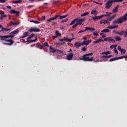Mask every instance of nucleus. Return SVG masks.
<instances>
[{
    "mask_svg": "<svg viewBox=\"0 0 127 127\" xmlns=\"http://www.w3.org/2000/svg\"><path fill=\"white\" fill-rule=\"evenodd\" d=\"M15 36L14 35H6V36H0V38H1V40L4 41L5 42H9V43H4L3 44L4 45H9L10 46L11 45H12L13 43H14V42L12 40V39H7L6 38H13Z\"/></svg>",
    "mask_w": 127,
    "mask_h": 127,
    "instance_id": "nucleus-1",
    "label": "nucleus"
},
{
    "mask_svg": "<svg viewBox=\"0 0 127 127\" xmlns=\"http://www.w3.org/2000/svg\"><path fill=\"white\" fill-rule=\"evenodd\" d=\"M93 34L94 36H98V35H99V34H98V32H94Z\"/></svg>",
    "mask_w": 127,
    "mask_h": 127,
    "instance_id": "nucleus-44",
    "label": "nucleus"
},
{
    "mask_svg": "<svg viewBox=\"0 0 127 127\" xmlns=\"http://www.w3.org/2000/svg\"><path fill=\"white\" fill-rule=\"evenodd\" d=\"M73 56H74L73 53H68V55H66V59L70 61L73 59Z\"/></svg>",
    "mask_w": 127,
    "mask_h": 127,
    "instance_id": "nucleus-9",
    "label": "nucleus"
},
{
    "mask_svg": "<svg viewBox=\"0 0 127 127\" xmlns=\"http://www.w3.org/2000/svg\"><path fill=\"white\" fill-rule=\"evenodd\" d=\"M28 36V32H25L23 33V36L21 37V38H25V37H27Z\"/></svg>",
    "mask_w": 127,
    "mask_h": 127,
    "instance_id": "nucleus-23",
    "label": "nucleus"
},
{
    "mask_svg": "<svg viewBox=\"0 0 127 127\" xmlns=\"http://www.w3.org/2000/svg\"><path fill=\"white\" fill-rule=\"evenodd\" d=\"M56 35H57V37H58V36L61 37V33H59V31H57L56 32Z\"/></svg>",
    "mask_w": 127,
    "mask_h": 127,
    "instance_id": "nucleus-35",
    "label": "nucleus"
},
{
    "mask_svg": "<svg viewBox=\"0 0 127 127\" xmlns=\"http://www.w3.org/2000/svg\"><path fill=\"white\" fill-rule=\"evenodd\" d=\"M2 17H7V16L4 14L3 15H2Z\"/></svg>",
    "mask_w": 127,
    "mask_h": 127,
    "instance_id": "nucleus-64",
    "label": "nucleus"
},
{
    "mask_svg": "<svg viewBox=\"0 0 127 127\" xmlns=\"http://www.w3.org/2000/svg\"><path fill=\"white\" fill-rule=\"evenodd\" d=\"M36 46L37 48H39V47L40 46V44L39 43H36Z\"/></svg>",
    "mask_w": 127,
    "mask_h": 127,
    "instance_id": "nucleus-54",
    "label": "nucleus"
},
{
    "mask_svg": "<svg viewBox=\"0 0 127 127\" xmlns=\"http://www.w3.org/2000/svg\"><path fill=\"white\" fill-rule=\"evenodd\" d=\"M101 41H103V40L101 39H97L96 40L93 41V44H97V43H100V42H101Z\"/></svg>",
    "mask_w": 127,
    "mask_h": 127,
    "instance_id": "nucleus-24",
    "label": "nucleus"
},
{
    "mask_svg": "<svg viewBox=\"0 0 127 127\" xmlns=\"http://www.w3.org/2000/svg\"><path fill=\"white\" fill-rule=\"evenodd\" d=\"M113 2H114V0H109L107 1V2L105 3V5H106L105 8H106L107 9H110V8L112 7Z\"/></svg>",
    "mask_w": 127,
    "mask_h": 127,
    "instance_id": "nucleus-6",
    "label": "nucleus"
},
{
    "mask_svg": "<svg viewBox=\"0 0 127 127\" xmlns=\"http://www.w3.org/2000/svg\"><path fill=\"white\" fill-rule=\"evenodd\" d=\"M44 47H49V44L47 42H45L44 43H42Z\"/></svg>",
    "mask_w": 127,
    "mask_h": 127,
    "instance_id": "nucleus-29",
    "label": "nucleus"
},
{
    "mask_svg": "<svg viewBox=\"0 0 127 127\" xmlns=\"http://www.w3.org/2000/svg\"><path fill=\"white\" fill-rule=\"evenodd\" d=\"M73 46L74 47H75V48H79L80 46H82V44L81 43L76 42Z\"/></svg>",
    "mask_w": 127,
    "mask_h": 127,
    "instance_id": "nucleus-14",
    "label": "nucleus"
},
{
    "mask_svg": "<svg viewBox=\"0 0 127 127\" xmlns=\"http://www.w3.org/2000/svg\"><path fill=\"white\" fill-rule=\"evenodd\" d=\"M116 60H118V59L117 58H113V59H111L109 60V62H112L113 61H116Z\"/></svg>",
    "mask_w": 127,
    "mask_h": 127,
    "instance_id": "nucleus-38",
    "label": "nucleus"
},
{
    "mask_svg": "<svg viewBox=\"0 0 127 127\" xmlns=\"http://www.w3.org/2000/svg\"><path fill=\"white\" fill-rule=\"evenodd\" d=\"M8 25L9 26H15L16 25H18V23H15L11 21L8 23Z\"/></svg>",
    "mask_w": 127,
    "mask_h": 127,
    "instance_id": "nucleus-17",
    "label": "nucleus"
},
{
    "mask_svg": "<svg viewBox=\"0 0 127 127\" xmlns=\"http://www.w3.org/2000/svg\"><path fill=\"white\" fill-rule=\"evenodd\" d=\"M6 7H7V8H9V9L11 8V6H9V5H7V6H6Z\"/></svg>",
    "mask_w": 127,
    "mask_h": 127,
    "instance_id": "nucleus-63",
    "label": "nucleus"
},
{
    "mask_svg": "<svg viewBox=\"0 0 127 127\" xmlns=\"http://www.w3.org/2000/svg\"><path fill=\"white\" fill-rule=\"evenodd\" d=\"M101 54H102V55H109V54H111V53L110 52V51L104 52L101 53Z\"/></svg>",
    "mask_w": 127,
    "mask_h": 127,
    "instance_id": "nucleus-28",
    "label": "nucleus"
},
{
    "mask_svg": "<svg viewBox=\"0 0 127 127\" xmlns=\"http://www.w3.org/2000/svg\"><path fill=\"white\" fill-rule=\"evenodd\" d=\"M34 23H35V24H39L40 23V22L37 20H35V21H34Z\"/></svg>",
    "mask_w": 127,
    "mask_h": 127,
    "instance_id": "nucleus-46",
    "label": "nucleus"
},
{
    "mask_svg": "<svg viewBox=\"0 0 127 127\" xmlns=\"http://www.w3.org/2000/svg\"><path fill=\"white\" fill-rule=\"evenodd\" d=\"M0 28H1V31H9L10 30V29H7L6 28H3L2 27V25L0 24Z\"/></svg>",
    "mask_w": 127,
    "mask_h": 127,
    "instance_id": "nucleus-19",
    "label": "nucleus"
},
{
    "mask_svg": "<svg viewBox=\"0 0 127 127\" xmlns=\"http://www.w3.org/2000/svg\"><path fill=\"white\" fill-rule=\"evenodd\" d=\"M85 31H86V30H80V31H79L78 32V33L79 34V33H83V32H85Z\"/></svg>",
    "mask_w": 127,
    "mask_h": 127,
    "instance_id": "nucleus-52",
    "label": "nucleus"
},
{
    "mask_svg": "<svg viewBox=\"0 0 127 127\" xmlns=\"http://www.w3.org/2000/svg\"><path fill=\"white\" fill-rule=\"evenodd\" d=\"M87 50V48L86 47H82L81 48V51L83 52H85V51H86Z\"/></svg>",
    "mask_w": 127,
    "mask_h": 127,
    "instance_id": "nucleus-41",
    "label": "nucleus"
},
{
    "mask_svg": "<svg viewBox=\"0 0 127 127\" xmlns=\"http://www.w3.org/2000/svg\"><path fill=\"white\" fill-rule=\"evenodd\" d=\"M114 52H115V53H117V54H118V50H117V48H114Z\"/></svg>",
    "mask_w": 127,
    "mask_h": 127,
    "instance_id": "nucleus-51",
    "label": "nucleus"
},
{
    "mask_svg": "<svg viewBox=\"0 0 127 127\" xmlns=\"http://www.w3.org/2000/svg\"><path fill=\"white\" fill-rule=\"evenodd\" d=\"M116 16H117V15L115 14L113 15L112 16H111V17H109L108 18H107V20L108 21H112L113 19H114L115 18V17H116Z\"/></svg>",
    "mask_w": 127,
    "mask_h": 127,
    "instance_id": "nucleus-16",
    "label": "nucleus"
},
{
    "mask_svg": "<svg viewBox=\"0 0 127 127\" xmlns=\"http://www.w3.org/2000/svg\"><path fill=\"white\" fill-rule=\"evenodd\" d=\"M127 13H126L123 16L118 18L117 19L115 20L113 23V24H116L117 23L118 24H120L121 23H123L124 21H127Z\"/></svg>",
    "mask_w": 127,
    "mask_h": 127,
    "instance_id": "nucleus-3",
    "label": "nucleus"
},
{
    "mask_svg": "<svg viewBox=\"0 0 127 127\" xmlns=\"http://www.w3.org/2000/svg\"><path fill=\"white\" fill-rule=\"evenodd\" d=\"M67 21H68V18H65L64 20H63L61 22H67Z\"/></svg>",
    "mask_w": 127,
    "mask_h": 127,
    "instance_id": "nucleus-45",
    "label": "nucleus"
},
{
    "mask_svg": "<svg viewBox=\"0 0 127 127\" xmlns=\"http://www.w3.org/2000/svg\"><path fill=\"white\" fill-rule=\"evenodd\" d=\"M87 45H89V44L91 43V42H92L91 40H87Z\"/></svg>",
    "mask_w": 127,
    "mask_h": 127,
    "instance_id": "nucleus-59",
    "label": "nucleus"
},
{
    "mask_svg": "<svg viewBox=\"0 0 127 127\" xmlns=\"http://www.w3.org/2000/svg\"><path fill=\"white\" fill-rule=\"evenodd\" d=\"M106 13L105 14L101 15L102 17H104V16H111V15L113 14L112 13L109 12H106Z\"/></svg>",
    "mask_w": 127,
    "mask_h": 127,
    "instance_id": "nucleus-21",
    "label": "nucleus"
},
{
    "mask_svg": "<svg viewBox=\"0 0 127 127\" xmlns=\"http://www.w3.org/2000/svg\"><path fill=\"white\" fill-rule=\"evenodd\" d=\"M101 18H103V16L100 15V16H93L92 19L93 20H98V19H101Z\"/></svg>",
    "mask_w": 127,
    "mask_h": 127,
    "instance_id": "nucleus-13",
    "label": "nucleus"
},
{
    "mask_svg": "<svg viewBox=\"0 0 127 127\" xmlns=\"http://www.w3.org/2000/svg\"><path fill=\"white\" fill-rule=\"evenodd\" d=\"M73 39H74V38L70 39L68 37H64V41H66V42H71Z\"/></svg>",
    "mask_w": 127,
    "mask_h": 127,
    "instance_id": "nucleus-18",
    "label": "nucleus"
},
{
    "mask_svg": "<svg viewBox=\"0 0 127 127\" xmlns=\"http://www.w3.org/2000/svg\"><path fill=\"white\" fill-rule=\"evenodd\" d=\"M59 41H64L65 40H64V38L63 39H60L59 40Z\"/></svg>",
    "mask_w": 127,
    "mask_h": 127,
    "instance_id": "nucleus-57",
    "label": "nucleus"
},
{
    "mask_svg": "<svg viewBox=\"0 0 127 127\" xmlns=\"http://www.w3.org/2000/svg\"><path fill=\"white\" fill-rule=\"evenodd\" d=\"M0 2L1 3H4V2H5V0H0Z\"/></svg>",
    "mask_w": 127,
    "mask_h": 127,
    "instance_id": "nucleus-55",
    "label": "nucleus"
},
{
    "mask_svg": "<svg viewBox=\"0 0 127 127\" xmlns=\"http://www.w3.org/2000/svg\"><path fill=\"white\" fill-rule=\"evenodd\" d=\"M123 0H113V2H122Z\"/></svg>",
    "mask_w": 127,
    "mask_h": 127,
    "instance_id": "nucleus-40",
    "label": "nucleus"
},
{
    "mask_svg": "<svg viewBox=\"0 0 127 127\" xmlns=\"http://www.w3.org/2000/svg\"><path fill=\"white\" fill-rule=\"evenodd\" d=\"M100 35L102 36V38H105V37H106V34L104 33H100Z\"/></svg>",
    "mask_w": 127,
    "mask_h": 127,
    "instance_id": "nucleus-42",
    "label": "nucleus"
},
{
    "mask_svg": "<svg viewBox=\"0 0 127 127\" xmlns=\"http://www.w3.org/2000/svg\"><path fill=\"white\" fill-rule=\"evenodd\" d=\"M85 20V18L80 19L79 17H77L74 19H73L71 22L69 24V25H73V24H75L76 23L77 25H81V24L83 25L82 22Z\"/></svg>",
    "mask_w": 127,
    "mask_h": 127,
    "instance_id": "nucleus-4",
    "label": "nucleus"
},
{
    "mask_svg": "<svg viewBox=\"0 0 127 127\" xmlns=\"http://www.w3.org/2000/svg\"><path fill=\"white\" fill-rule=\"evenodd\" d=\"M117 46H118V45L115 44V45H112L111 46H110V48L111 49H114V48H117Z\"/></svg>",
    "mask_w": 127,
    "mask_h": 127,
    "instance_id": "nucleus-34",
    "label": "nucleus"
},
{
    "mask_svg": "<svg viewBox=\"0 0 127 127\" xmlns=\"http://www.w3.org/2000/svg\"><path fill=\"white\" fill-rule=\"evenodd\" d=\"M35 35L34 34H31L30 35H29L28 38H27V40H29V39H31V38H32V37H34V36Z\"/></svg>",
    "mask_w": 127,
    "mask_h": 127,
    "instance_id": "nucleus-30",
    "label": "nucleus"
},
{
    "mask_svg": "<svg viewBox=\"0 0 127 127\" xmlns=\"http://www.w3.org/2000/svg\"><path fill=\"white\" fill-rule=\"evenodd\" d=\"M104 41H108L111 43H116V40L112 39L111 37H107L104 39Z\"/></svg>",
    "mask_w": 127,
    "mask_h": 127,
    "instance_id": "nucleus-7",
    "label": "nucleus"
},
{
    "mask_svg": "<svg viewBox=\"0 0 127 127\" xmlns=\"http://www.w3.org/2000/svg\"><path fill=\"white\" fill-rule=\"evenodd\" d=\"M20 12L18 11H16L14 9H11L10 10V14H15L16 15H18V14H19Z\"/></svg>",
    "mask_w": 127,
    "mask_h": 127,
    "instance_id": "nucleus-11",
    "label": "nucleus"
},
{
    "mask_svg": "<svg viewBox=\"0 0 127 127\" xmlns=\"http://www.w3.org/2000/svg\"><path fill=\"white\" fill-rule=\"evenodd\" d=\"M0 15H3L4 14V12L2 11H0Z\"/></svg>",
    "mask_w": 127,
    "mask_h": 127,
    "instance_id": "nucleus-58",
    "label": "nucleus"
},
{
    "mask_svg": "<svg viewBox=\"0 0 127 127\" xmlns=\"http://www.w3.org/2000/svg\"><path fill=\"white\" fill-rule=\"evenodd\" d=\"M127 37V30L124 32V37Z\"/></svg>",
    "mask_w": 127,
    "mask_h": 127,
    "instance_id": "nucleus-47",
    "label": "nucleus"
},
{
    "mask_svg": "<svg viewBox=\"0 0 127 127\" xmlns=\"http://www.w3.org/2000/svg\"><path fill=\"white\" fill-rule=\"evenodd\" d=\"M111 57H113V55L106 56V58H111Z\"/></svg>",
    "mask_w": 127,
    "mask_h": 127,
    "instance_id": "nucleus-60",
    "label": "nucleus"
},
{
    "mask_svg": "<svg viewBox=\"0 0 127 127\" xmlns=\"http://www.w3.org/2000/svg\"><path fill=\"white\" fill-rule=\"evenodd\" d=\"M100 58H103V59H107V55L102 56L100 57Z\"/></svg>",
    "mask_w": 127,
    "mask_h": 127,
    "instance_id": "nucleus-48",
    "label": "nucleus"
},
{
    "mask_svg": "<svg viewBox=\"0 0 127 127\" xmlns=\"http://www.w3.org/2000/svg\"><path fill=\"white\" fill-rule=\"evenodd\" d=\"M91 14H94V15H97L98 14V11L96 10H92L91 12Z\"/></svg>",
    "mask_w": 127,
    "mask_h": 127,
    "instance_id": "nucleus-26",
    "label": "nucleus"
},
{
    "mask_svg": "<svg viewBox=\"0 0 127 127\" xmlns=\"http://www.w3.org/2000/svg\"><path fill=\"white\" fill-rule=\"evenodd\" d=\"M57 49L52 48V47L50 46V52L51 53H55V52H57Z\"/></svg>",
    "mask_w": 127,
    "mask_h": 127,
    "instance_id": "nucleus-15",
    "label": "nucleus"
},
{
    "mask_svg": "<svg viewBox=\"0 0 127 127\" xmlns=\"http://www.w3.org/2000/svg\"><path fill=\"white\" fill-rule=\"evenodd\" d=\"M113 29H114L115 28H118V27H119V26L118 25L114 26H113Z\"/></svg>",
    "mask_w": 127,
    "mask_h": 127,
    "instance_id": "nucleus-62",
    "label": "nucleus"
},
{
    "mask_svg": "<svg viewBox=\"0 0 127 127\" xmlns=\"http://www.w3.org/2000/svg\"><path fill=\"white\" fill-rule=\"evenodd\" d=\"M81 43V45H88V43L87 42V40L86 41H84L83 42Z\"/></svg>",
    "mask_w": 127,
    "mask_h": 127,
    "instance_id": "nucleus-37",
    "label": "nucleus"
},
{
    "mask_svg": "<svg viewBox=\"0 0 127 127\" xmlns=\"http://www.w3.org/2000/svg\"><path fill=\"white\" fill-rule=\"evenodd\" d=\"M93 53H90L88 54H86L85 55H83L82 56H81V58H79L80 60H83V61L87 62L88 61L89 62H92L93 60H94V58L91 57L90 58L88 56H92Z\"/></svg>",
    "mask_w": 127,
    "mask_h": 127,
    "instance_id": "nucleus-2",
    "label": "nucleus"
},
{
    "mask_svg": "<svg viewBox=\"0 0 127 127\" xmlns=\"http://www.w3.org/2000/svg\"><path fill=\"white\" fill-rule=\"evenodd\" d=\"M68 16V14L65 15H56L55 16L52 17L47 20L48 22H50V21H52V20H55L57 18H59V19H63L64 18H66V17Z\"/></svg>",
    "mask_w": 127,
    "mask_h": 127,
    "instance_id": "nucleus-5",
    "label": "nucleus"
},
{
    "mask_svg": "<svg viewBox=\"0 0 127 127\" xmlns=\"http://www.w3.org/2000/svg\"><path fill=\"white\" fill-rule=\"evenodd\" d=\"M43 47H44V46H43V44H40V46H39V49H42V48H43Z\"/></svg>",
    "mask_w": 127,
    "mask_h": 127,
    "instance_id": "nucleus-43",
    "label": "nucleus"
},
{
    "mask_svg": "<svg viewBox=\"0 0 127 127\" xmlns=\"http://www.w3.org/2000/svg\"><path fill=\"white\" fill-rule=\"evenodd\" d=\"M100 24H104V20H100Z\"/></svg>",
    "mask_w": 127,
    "mask_h": 127,
    "instance_id": "nucleus-56",
    "label": "nucleus"
},
{
    "mask_svg": "<svg viewBox=\"0 0 127 127\" xmlns=\"http://www.w3.org/2000/svg\"><path fill=\"white\" fill-rule=\"evenodd\" d=\"M18 32H19V31H18V29H16V30H15L9 33V34L15 35V34H17V33H18Z\"/></svg>",
    "mask_w": 127,
    "mask_h": 127,
    "instance_id": "nucleus-22",
    "label": "nucleus"
},
{
    "mask_svg": "<svg viewBox=\"0 0 127 127\" xmlns=\"http://www.w3.org/2000/svg\"><path fill=\"white\" fill-rule=\"evenodd\" d=\"M117 60H119V59H124V56L119 57H117Z\"/></svg>",
    "mask_w": 127,
    "mask_h": 127,
    "instance_id": "nucleus-49",
    "label": "nucleus"
},
{
    "mask_svg": "<svg viewBox=\"0 0 127 127\" xmlns=\"http://www.w3.org/2000/svg\"><path fill=\"white\" fill-rule=\"evenodd\" d=\"M113 33H115V34H118L119 35L123 36V35H124V33H125V31H121V32H118L116 30H113Z\"/></svg>",
    "mask_w": 127,
    "mask_h": 127,
    "instance_id": "nucleus-10",
    "label": "nucleus"
},
{
    "mask_svg": "<svg viewBox=\"0 0 127 127\" xmlns=\"http://www.w3.org/2000/svg\"><path fill=\"white\" fill-rule=\"evenodd\" d=\"M107 28H109V29H113V26H108Z\"/></svg>",
    "mask_w": 127,
    "mask_h": 127,
    "instance_id": "nucleus-61",
    "label": "nucleus"
},
{
    "mask_svg": "<svg viewBox=\"0 0 127 127\" xmlns=\"http://www.w3.org/2000/svg\"><path fill=\"white\" fill-rule=\"evenodd\" d=\"M115 40H116V41H121V40H122V38L119 36H116L115 37Z\"/></svg>",
    "mask_w": 127,
    "mask_h": 127,
    "instance_id": "nucleus-32",
    "label": "nucleus"
},
{
    "mask_svg": "<svg viewBox=\"0 0 127 127\" xmlns=\"http://www.w3.org/2000/svg\"><path fill=\"white\" fill-rule=\"evenodd\" d=\"M109 24V25H110V22H109V21L108 20V19H107L106 20H104V24Z\"/></svg>",
    "mask_w": 127,
    "mask_h": 127,
    "instance_id": "nucleus-33",
    "label": "nucleus"
},
{
    "mask_svg": "<svg viewBox=\"0 0 127 127\" xmlns=\"http://www.w3.org/2000/svg\"><path fill=\"white\" fill-rule=\"evenodd\" d=\"M77 26H78V25H77V24L76 23L75 24L73 25L72 26V28H75V27H77Z\"/></svg>",
    "mask_w": 127,
    "mask_h": 127,
    "instance_id": "nucleus-50",
    "label": "nucleus"
},
{
    "mask_svg": "<svg viewBox=\"0 0 127 127\" xmlns=\"http://www.w3.org/2000/svg\"><path fill=\"white\" fill-rule=\"evenodd\" d=\"M126 52L127 51L126 50V49H123L120 52H121V54H125V53H126Z\"/></svg>",
    "mask_w": 127,
    "mask_h": 127,
    "instance_id": "nucleus-39",
    "label": "nucleus"
},
{
    "mask_svg": "<svg viewBox=\"0 0 127 127\" xmlns=\"http://www.w3.org/2000/svg\"><path fill=\"white\" fill-rule=\"evenodd\" d=\"M119 5H117L116 6H115L114 7V8H113V10H112V12H113L114 13H116V12H118V8H119Z\"/></svg>",
    "mask_w": 127,
    "mask_h": 127,
    "instance_id": "nucleus-20",
    "label": "nucleus"
},
{
    "mask_svg": "<svg viewBox=\"0 0 127 127\" xmlns=\"http://www.w3.org/2000/svg\"><path fill=\"white\" fill-rule=\"evenodd\" d=\"M29 32H40V29L37 28L36 27L30 28L29 29Z\"/></svg>",
    "mask_w": 127,
    "mask_h": 127,
    "instance_id": "nucleus-8",
    "label": "nucleus"
},
{
    "mask_svg": "<svg viewBox=\"0 0 127 127\" xmlns=\"http://www.w3.org/2000/svg\"><path fill=\"white\" fill-rule=\"evenodd\" d=\"M118 49L119 51H121L123 49H122V47L121 46H118Z\"/></svg>",
    "mask_w": 127,
    "mask_h": 127,
    "instance_id": "nucleus-53",
    "label": "nucleus"
},
{
    "mask_svg": "<svg viewBox=\"0 0 127 127\" xmlns=\"http://www.w3.org/2000/svg\"><path fill=\"white\" fill-rule=\"evenodd\" d=\"M88 14H89V12H84L81 15V17L86 16L87 15H88Z\"/></svg>",
    "mask_w": 127,
    "mask_h": 127,
    "instance_id": "nucleus-36",
    "label": "nucleus"
},
{
    "mask_svg": "<svg viewBox=\"0 0 127 127\" xmlns=\"http://www.w3.org/2000/svg\"><path fill=\"white\" fill-rule=\"evenodd\" d=\"M101 32L103 33H108L110 32V30H109L108 29H104L101 31Z\"/></svg>",
    "mask_w": 127,
    "mask_h": 127,
    "instance_id": "nucleus-25",
    "label": "nucleus"
},
{
    "mask_svg": "<svg viewBox=\"0 0 127 127\" xmlns=\"http://www.w3.org/2000/svg\"><path fill=\"white\" fill-rule=\"evenodd\" d=\"M37 40V38L35 37L34 40H30L27 41L28 43H32V42H35V41Z\"/></svg>",
    "mask_w": 127,
    "mask_h": 127,
    "instance_id": "nucleus-27",
    "label": "nucleus"
},
{
    "mask_svg": "<svg viewBox=\"0 0 127 127\" xmlns=\"http://www.w3.org/2000/svg\"><path fill=\"white\" fill-rule=\"evenodd\" d=\"M85 31H90L91 32H93V31H95V30H96V29L94 28L88 27H85Z\"/></svg>",
    "mask_w": 127,
    "mask_h": 127,
    "instance_id": "nucleus-12",
    "label": "nucleus"
},
{
    "mask_svg": "<svg viewBox=\"0 0 127 127\" xmlns=\"http://www.w3.org/2000/svg\"><path fill=\"white\" fill-rule=\"evenodd\" d=\"M21 0H18L17 1H12V3H15V4H16L17 3H19L21 2Z\"/></svg>",
    "mask_w": 127,
    "mask_h": 127,
    "instance_id": "nucleus-31",
    "label": "nucleus"
}]
</instances>
